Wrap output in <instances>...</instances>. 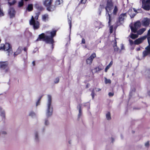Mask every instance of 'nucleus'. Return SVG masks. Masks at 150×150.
Wrapping results in <instances>:
<instances>
[{
  "instance_id": "nucleus-1",
  "label": "nucleus",
  "mask_w": 150,
  "mask_h": 150,
  "mask_svg": "<svg viewBox=\"0 0 150 150\" xmlns=\"http://www.w3.org/2000/svg\"><path fill=\"white\" fill-rule=\"evenodd\" d=\"M56 30L47 31L46 32V35L44 33H42L39 35L36 41L42 39L43 41H45L47 43L52 44L54 42L53 38L56 35Z\"/></svg>"
},
{
  "instance_id": "nucleus-2",
  "label": "nucleus",
  "mask_w": 150,
  "mask_h": 150,
  "mask_svg": "<svg viewBox=\"0 0 150 150\" xmlns=\"http://www.w3.org/2000/svg\"><path fill=\"white\" fill-rule=\"evenodd\" d=\"M47 97L48 100L47 103L46 114V116L48 117L52 115L53 108L51 105V96L50 95H48Z\"/></svg>"
},
{
  "instance_id": "nucleus-3",
  "label": "nucleus",
  "mask_w": 150,
  "mask_h": 150,
  "mask_svg": "<svg viewBox=\"0 0 150 150\" xmlns=\"http://www.w3.org/2000/svg\"><path fill=\"white\" fill-rule=\"evenodd\" d=\"M0 50H3L4 51H7L8 56H10L13 54L12 47L8 43H6L5 44H2L0 46Z\"/></svg>"
},
{
  "instance_id": "nucleus-4",
  "label": "nucleus",
  "mask_w": 150,
  "mask_h": 150,
  "mask_svg": "<svg viewBox=\"0 0 150 150\" xmlns=\"http://www.w3.org/2000/svg\"><path fill=\"white\" fill-rule=\"evenodd\" d=\"M38 16L39 15L38 14H36L34 18L33 16H32L31 19L30 21V24L33 26V28L35 29H37L39 27V23L37 21L38 19Z\"/></svg>"
},
{
  "instance_id": "nucleus-5",
  "label": "nucleus",
  "mask_w": 150,
  "mask_h": 150,
  "mask_svg": "<svg viewBox=\"0 0 150 150\" xmlns=\"http://www.w3.org/2000/svg\"><path fill=\"white\" fill-rule=\"evenodd\" d=\"M113 6L112 2L110 1H108L107 2V6L105 7L106 10V14L108 13V16L109 17L108 25H110V23L111 21V18L110 15L108 13V12L110 11L113 8Z\"/></svg>"
},
{
  "instance_id": "nucleus-6",
  "label": "nucleus",
  "mask_w": 150,
  "mask_h": 150,
  "mask_svg": "<svg viewBox=\"0 0 150 150\" xmlns=\"http://www.w3.org/2000/svg\"><path fill=\"white\" fill-rule=\"evenodd\" d=\"M52 0H46L44 3V5L46 7L47 10L49 11H54L55 8V6L51 5Z\"/></svg>"
},
{
  "instance_id": "nucleus-7",
  "label": "nucleus",
  "mask_w": 150,
  "mask_h": 150,
  "mask_svg": "<svg viewBox=\"0 0 150 150\" xmlns=\"http://www.w3.org/2000/svg\"><path fill=\"white\" fill-rule=\"evenodd\" d=\"M141 23L139 21H137L134 24V27L131 26L130 28L132 32L135 33L138 28H140L141 26Z\"/></svg>"
},
{
  "instance_id": "nucleus-8",
  "label": "nucleus",
  "mask_w": 150,
  "mask_h": 150,
  "mask_svg": "<svg viewBox=\"0 0 150 150\" xmlns=\"http://www.w3.org/2000/svg\"><path fill=\"white\" fill-rule=\"evenodd\" d=\"M96 57V54L95 53H93L86 60V63L89 65L92 64L93 59Z\"/></svg>"
},
{
  "instance_id": "nucleus-9",
  "label": "nucleus",
  "mask_w": 150,
  "mask_h": 150,
  "mask_svg": "<svg viewBox=\"0 0 150 150\" xmlns=\"http://www.w3.org/2000/svg\"><path fill=\"white\" fill-rule=\"evenodd\" d=\"M0 116L2 120H4L6 119L5 111L2 108L0 107Z\"/></svg>"
},
{
  "instance_id": "nucleus-10",
  "label": "nucleus",
  "mask_w": 150,
  "mask_h": 150,
  "mask_svg": "<svg viewBox=\"0 0 150 150\" xmlns=\"http://www.w3.org/2000/svg\"><path fill=\"white\" fill-rule=\"evenodd\" d=\"M142 24L145 26H148L150 23L149 19L146 18H144L142 21Z\"/></svg>"
},
{
  "instance_id": "nucleus-11",
  "label": "nucleus",
  "mask_w": 150,
  "mask_h": 150,
  "mask_svg": "<svg viewBox=\"0 0 150 150\" xmlns=\"http://www.w3.org/2000/svg\"><path fill=\"white\" fill-rule=\"evenodd\" d=\"M147 37L146 35H145L136 40L134 41V44L136 45H137L141 43Z\"/></svg>"
},
{
  "instance_id": "nucleus-12",
  "label": "nucleus",
  "mask_w": 150,
  "mask_h": 150,
  "mask_svg": "<svg viewBox=\"0 0 150 150\" xmlns=\"http://www.w3.org/2000/svg\"><path fill=\"white\" fill-rule=\"evenodd\" d=\"M34 141L36 143L39 142L40 141L39 133L37 131H35L34 133Z\"/></svg>"
},
{
  "instance_id": "nucleus-13",
  "label": "nucleus",
  "mask_w": 150,
  "mask_h": 150,
  "mask_svg": "<svg viewBox=\"0 0 150 150\" xmlns=\"http://www.w3.org/2000/svg\"><path fill=\"white\" fill-rule=\"evenodd\" d=\"M127 16L126 13L121 14L119 17V21L120 22L122 23L123 22L124 19L126 18Z\"/></svg>"
},
{
  "instance_id": "nucleus-14",
  "label": "nucleus",
  "mask_w": 150,
  "mask_h": 150,
  "mask_svg": "<svg viewBox=\"0 0 150 150\" xmlns=\"http://www.w3.org/2000/svg\"><path fill=\"white\" fill-rule=\"evenodd\" d=\"M15 12L13 8H10L8 11V14L11 18L14 16Z\"/></svg>"
},
{
  "instance_id": "nucleus-15",
  "label": "nucleus",
  "mask_w": 150,
  "mask_h": 150,
  "mask_svg": "<svg viewBox=\"0 0 150 150\" xmlns=\"http://www.w3.org/2000/svg\"><path fill=\"white\" fill-rule=\"evenodd\" d=\"M146 50H145L143 52V57H145L150 53V48L149 46H148L145 48Z\"/></svg>"
},
{
  "instance_id": "nucleus-16",
  "label": "nucleus",
  "mask_w": 150,
  "mask_h": 150,
  "mask_svg": "<svg viewBox=\"0 0 150 150\" xmlns=\"http://www.w3.org/2000/svg\"><path fill=\"white\" fill-rule=\"evenodd\" d=\"M22 50L23 48L22 47H19L16 51L14 53L13 55V57H15L18 54H20L21 53Z\"/></svg>"
},
{
  "instance_id": "nucleus-17",
  "label": "nucleus",
  "mask_w": 150,
  "mask_h": 150,
  "mask_svg": "<svg viewBox=\"0 0 150 150\" xmlns=\"http://www.w3.org/2000/svg\"><path fill=\"white\" fill-rule=\"evenodd\" d=\"M8 65V63L6 62H0V67L3 69L6 68Z\"/></svg>"
},
{
  "instance_id": "nucleus-18",
  "label": "nucleus",
  "mask_w": 150,
  "mask_h": 150,
  "mask_svg": "<svg viewBox=\"0 0 150 150\" xmlns=\"http://www.w3.org/2000/svg\"><path fill=\"white\" fill-rule=\"evenodd\" d=\"M81 104H79L77 106V108L79 110V113L78 115L79 118L82 115V111L81 110Z\"/></svg>"
},
{
  "instance_id": "nucleus-19",
  "label": "nucleus",
  "mask_w": 150,
  "mask_h": 150,
  "mask_svg": "<svg viewBox=\"0 0 150 150\" xmlns=\"http://www.w3.org/2000/svg\"><path fill=\"white\" fill-rule=\"evenodd\" d=\"M48 15L47 14H45L42 15V19L43 21H46L48 19Z\"/></svg>"
},
{
  "instance_id": "nucleus-20",
  "label": "nucleus",
  "mask_w": 150,
  "mask_h": 150,
  "mask_svg": "<svg viewBox=\"0 0 150 150\" xmlns=\"http://www.w3.org/2000/svg\"><path fill=\"white\" fill-rule=\"evenodd\" d=\"M146 30L145 28H142L139 30L137 32V34L138 35H140L142 34Z\"/></svg>"
},
{
  "instance_id": "nucleus-21",
  "label": "nucleus",
  "mask_w": 150,
  "mask_h": 150,
  "mask_svg": "<svg viewBox=\"0 0 150 150\" xmlns=\"http://www.w3.org/2000/svg\"><path fill=\"white\" fill-rule=\"evenodd\" d=\"M138 34H133L131 33L130 35L129 36L131 38L134 39L138 37Z\"/></svg>"
},
{
  "instance_id": "nucleus-22",
  "label": "nucleus",
  "mask_w": 150,
  "mask_h": 150,
  "mask_svg": "<svg viewBox=\"0 0 150 150\" xmlns=\"http://www.w3.org/2000/svg\"><path fill=\"white\" fill-rule=\"evenodd\" d=\"M103 67L100 68L99 67H96L94 69V70L95 71V72H98L101 70H103Z\"/></svg>"
},
{
  "instance_id": "nucleus-23",
  "label": "nucleus",
  "mask_w": 150,
  "mask_h": 150,
  "mask_svg": "<svg viewBox=\"0 0 150 150\" xmlns=\"http://www.w3.org/2000/svg\"><path fill=\"white\" fill-rule=\"evenodd\" d=\"M27 9L29 11H32L33 9V5L32 4H29L27 8Z\"/></svg>"
},
{
  "instance_id": "nucleus-24",
  "label": "nucleus",
  "mask_w": 150,
  "mask_h": 150,
  "mask_svg": "<svg viewBox=\"0 0 150 150\" xmlns=\"http://www.w3.org/2000/svg\"><path fill=\"white\" fill-rule=\"evenodd\" d=\"M115 45L113 46L114 48V51L116 52H119V48L117 47V42L116 40H115V42H114Z\"/></svg>"
},
{
  "instance_id": "nucleus-25",
  "label": "nucleus",
  "mask_w": 150,
  "mask_h": 150,
  "mask_svg": "<svg viewBox=\"0 0 150 150\" xmlns=\"http://www.w3.org/2000/svg\"><path fill=\"white\" fill-rule=\"evenodd\" d=\"M29 116L32 118H34L36 116V114L33 111H31L29 113Z\"/></svg>"
},
{
  "instance_id": "nucleus-26",
  "label": "nucleus",
  "mask_w": 150,
  "mask_h": 150,
  "mask_svg": "<svg viewBox=\"0 0 150 150\" xmlns=\"http://www.w3.org/2000/svg\"><path fill=\"white\" fill-rule=\"evenodd\" d=\"M106 117L107 120H110L111 119L110 114V112H108L106 115Z\"/></svg>"
},
{
  "instance_id": "nucleus-27",
  "label": "nucleus",
  "mask_w": 150,
  "mask_h": 150,
  "mask_svg": "<svg viewBox=\"0 0 150 150\" xmlns=\"http://www.w3.org/2000/svg\"><path fill=\"white\" fill-rule=\"evenodd\" d=\"M62 0H57L55 2V5L56 6L60 5L62 3Z\"/></svg>"
},
{
  "instance_id": "nucleus-28",
  "label": "nucleus",
  "mask_w": 150,
  "mask_h": 150,
  "mask_svg": "<svg viewBox=\"0 0 150 150\" xmlns=\"http://www.w3.org/2000/svg\"><path fill=\"white\" fill-rule=\"evenodd\" d=\"M112 62H111L107 66L105 69V72H107L108 70L109 69L110 67L112 65Z\"/></svg>"
},
{
  "instance_id": "nucleus-29",
  "label": "nucleus",
  "mask_w": 150,
  "mask_h": 150,
  "mask_svg": "<svg viewBox=\"0 0 150 150\" xmlns=\"http://www.w3.org/2000/svg\"><path fill=\"white\" fill-rule=\"evenodd\" d=\"M105 80V84L110 83H111V81L110 79H107L106 77L104 78Z\"/></svg>"
},
{
  "instance_id": "nucleus-30",
  "label": "nucleus",
  "mask_w": 150,
  "mask_h": 150,
  "mask_svg": "<svg viewBox=\"0 0 150 150\" xmlns=\"http://www.w3.org/2000/svg\"><path fill=\"white\" fill-rule=\"evenodd\" d=\"M118 11V8L116 6H115L113 11V13L114 14H116Z\"/></svg>"
},
{
  "instance_id": "nucleus-31",
  "label": "nucleus",
  "mask_w": 150,
  "mask_h": 150,
  "mask_svg": "<svg viewBox=\"0 0 150 150\" xmlns=\"http://www.w3.org/2000/svg\"><path fill=\"white\" fill-rule=\"evenodd\" d=\"M44 124L46 126H47L49 124V122L48 120L45 119L44 120Z\"/></svg>"
},
{
  "instance_id": "nucleus-32",
  "label": "nucleus",
  "mask_w": 150,
  "mask_h": 150,
  "mask_svg": "<svg viewBox=\"0 0 150 150\" xmlns=\"http://www.w3.org/2000/svg\"><path fill=\"white\" fill-rule=\"evenodd\" d=\"M91 95L92 96V99H93L94 98V96H95L94 90V89H93L92 91V92L91 94Z\"/></svg>"
},
{
  "instance_id": "nucleus-33",
  "label": "nucleus",
  "mask_w": 150,
  "mask_h": 150,
  "mask_svg": "<svg viewBox=\"0 0 150 150\" xmlns=\"http://www.w3.org/2000/svg\"><path fill=\"white\" fill-rule=\"evenodd\" d=\"M146 148H148L149 146V141H147L144 144Z\"/></svg>"
},
{
  "instance_id": "nucleus-34",
  "label": "nucleus",
  "mask_w": 150,
  "mask_h": 150,
  "mask_svg": "<svg viewBox=\"0 0 150 150\" xmlns=\"http://www.w3.org/2000/svg\"><path fill=\"white\" fill-rule=\"evenodd\" d=\"M42 98V96H41L38 99V101L37 102L36 104V106H37L40 105V100Z\"/></svg>"
},
{
  "instance_id": "nucleus-35",
  "label": "nucleus",
  "mask_w": 150,
  "mask_h": 150,
  "mask_svg": "<svg viewBox=\"0 0 150 150\" xmlns=\"http://www.w3.org/2000/svg\"><path fill=\"white\" fill-rule=\"evenodd\" d=\"M125 49V47L122 44L121 45V50L119 51V53H120L121 52V50Z\"/></svg>"
},
{
  "instance_id": "nucleus-36",
  "label": "nucleus",
  "mask_w": 150,
  "mask_h": 150,
  "mask_svg": "<svg viewBox=\"0 0 150 150\" xmlns=\"http://www.w3.org/2000/svg\"><path fill=\"white\" fill-rule=\"evenodd\" d=\"M16 1H15V0H13L12 1V3L8 2V3L9 5L10 6H11L12 5H13V4H14L16 3Z\"/></svg>"
},
{
  "instance_id": "nucleus-37",
  "label": "nucleus",
  "mask_w": 150,
  "mask_h": 150,
  "mask_svg": "<svg viewBox=\"0 0 150 150\" xmlns=\"http://www.w3.org/2000/svg\"><path fill=\"white\" fill-rule=\"evenodd\" d=\"M59 78L58 77H57L55 79L54 81V82L55 83H57L59 82Z\"/></svg>"
},
{
  "instance_id": "nucleus-38",
  "label": "nucleus",
  "mask_w": 150,
  "mask_h": 150,
  "mask_svg": "<svg viewBox=\"0 0 150 150\" xmlns=\"http://www.w3.org/2000/svg\"><path fill=\"white\" fill-rule=\"evenodd\" d=\"M68 22L70 26V28L71 29V20L70 19H68Z\"/></svg>"
},
{
  "instance_id": "nucleus-39",
  "label": "nucleus",
  "mask_w": 150,
  "mask_h": 150,
  "mask_svg": "<svg viewBox=\"0 0 150 150\" xmlns=\"http://www.w3.org/2000/svg\"><path fill=\"white\" fill-rule=\"evenodd\" d=\"M1 134L3 135H5L7 134V132L6 131H2L0 132Z\"/></svg>"
},
{
  "instance_id": "nucleus-40",
  "label": "nucleus",
  "mask_w": 150,
  "mask_h": 150,
  "mask_svg": "<svg viewBox=\"0 0 150 150\" xmlns=\"http://www.w3.org/2000/svg\"><path fill=\"white\" fill-rule=\"evenodd\" d=\"M113 26L112 25L110 27V33H112L113 32Z\"/></svg>"
},
{
  "instance_id": "nucleus-41",
  "label": "nucleus",
  "mask_w": 150,
  "mask_h": 150,
  "mask_svg": "<svg viewBox=\"0 0 150 150\" xmlns=\"http://www.w3.org/2000/svg\"><path fill=\"white\" fill-rule=\"evenodd\" d=\"M4 71L6 72L8 71L9 70V69L8 67V66L5 69H4Z\"/></svg>"
},
{
  "instance_id": "nucleus-42",
  "label": "nucleus",
  "mask_w": 150,
  "mask_h": 150,
  "mask_svg": "<svg viewBox=\"0 0 150 150\" xmlns=\"http://www.w3.org/2000/svg\"><path fill=\"white\" fill-rule=\"evenodd\" d=\"M108 95L110 97L114 95V93L111 92H109L108 93Z\"/></svg>"
},
{
  "instance_id": "nucleus-43",
  "label": "nucleus",
  "mask_w": 150,
  "mask_h": 150,
  "mask_svg": "<svg viewBox=\"0 0 150 150\" xmlns=\"http://www.w3.org/2000/svg\"><path fill=\"white\" fill-rule=\"evenodd\" d=\"M129 41L130 44L131 45H132L133 44V41L132 40H131V39H129Z\"/></svg>"
},
{
  "instance_id": "nucleus-44",
  "label": "nucleus",
  "mask_w": 150,
  "mask_h": 150,
  "mask_svg": "<svg viewBox=\"0 0 150 150\" xmlns=\"http://www.w3.org/2000/svg\"><path fill=\"white\" fill-rule=\"evenodd\" d=\"M81 43L82 44H85V40L84 38H82Z\"/></svg>"
},
{
  "instance_id": "nucleus-45",
  "label": "nucleus",
  "mask_w": 150,
  "mask_h": 150,
  "mask_svg": "<svg viewBox=\"0 0 150 150\" xmlns=\"http://www.w3.org/2000/svg\"><path fill=\"white\" fill-rule=\"evenodd\" d=\"M148 41L149 44V46H150V36L148 38Z\"/></svg>"
},
{
  "instance_id": "nucleus-46",
  "label": "nucleus",
  "mask_w": 150,
  "mask_h": 150,
  "mask_svg": "<svg viewBox=\"0 0 150 150\" xmlns=\"http://www.w3.org/2000/svg\"><path fill=\"white\" fill-rule=\"evenodd\" d=\"M87 0H81V3L82 4H85L86 1Z\"/></svg>"
},
{
  "instance_id": "nucleus-47",
  "label": "nucleus",
  "mask_w": 150,
  "mask_h": 150,
  "mask_svg": "<svg viewBox=\"0 0 150 150\" xmlns=\"http://www.w3.org/2000/svg\"><path fill=\"white\" fill-rule=\"evenodd\" d=\"M150 35V29L148 31L147 33V35Z\"/></svg>"
},
{
  "instance_id": "nucleus-48",
  "label": "nucleus",
  "mask_w": 150,
  "mask_h": 150,
  "mask_svg": "<svg viewBox=\"0 0 150 150\" xmlns=\"http://www.w3.org/2000/svg\"><path fill=\"white\" fill-rule=\"evenodd\" d=\"M96 91L97 92H98L100 91L101 90V89L99 88H96Z\"/></svg>"
},
{
  "instance_id": "nucleus-49",
  "label": "nucleus",
  "mask_w": 150,
  "mask_h": 150,
  "mask_svg": "<svg viewBox=\"0 0 150 150\" xmlns=\"http://www.w3.org/2000/svg\"><path fill=\"white\" fill-rule=\"evenodd\" d=\"M136 50L137 51H138L140 50V47H138L136 48Z\"/></svg>"
},
{
  "instance_id": "nucleus-50",
  "label": "nucleus",
  "mask_w": 150,
  "mask_h": 150,
  "mask_svg": "<svg viewBox=\"0 0 150 150\" xmlns=\"http://www.w3.org/2000/svg\"><path fill=\"white\" fill-rule=\"evenodd\" d=\"M32 64H33V66H35V62L34 61H33L32 62Z\"/></svg>"
},
{
  "instance_id": "nucleus-51",
  "label": "nucleus",
  "mask_w": 150,
  "mask_h": 150,
  "mask_svg": "<svg viewBox=\"0 0 150 150\" xmlns=\"http://www.w3.org/2000/svg\"><path fill=\"white\" fill-rule=\"evenodd\" d=\"M27 50V49L26 48H25V47L24 48V51H26Z\"/></svg>"
},
{
  "instance_id": "nucleus-52",
  "label": "nucleus",
  "mask_w": 150,
  "mask_h": 150,
  "mask_svg": "<svg viewBox=\"0 0 150 150\" xmlns=\"http://www.w3.org/2000/svg\"><path fill=\"white\" fill-rule=\"evenodd\" d=\"M136 15V14H133L132 15V16H131V17H133L135 16V15Z\"/></svg>"
},
{
  "instance_id": "nucleus-53",
  "label": "nucleus",
  "mask_w": 150,
  "mask_h": 150,
  "mask_svg": "<svg viewBox=\"0 0 150 150\" xmlns=\"http://www.w3.org/2000/svg\"><path fill=\"white\" fill-rule=\"evenodd\" d=\"M148 95L150 96V91H149L148 92Z\"/></svg>"
},
{
  "instance_id": "nucleus-54",
  "label": "nucleus",
  "mask_w": 150,
  "mask_h": 150,
  "mask_svg": "<svg viewBox=\"0 0 150 150\" xmlns=\"http://www.w3.org/2000/svg\"><path fill=\"white\" fill-rule=\"evenodd\" d=\"M112 142H113V141L114 140V139L113 138H112Z\"/></svg>"
},
{
  "instance_id": "nucleus-55",
  "label": "nucleus",
  "mask_w": 150,
  "mask_h": 150,
  "mask_svg": "<svg viewBox=\"0 0 150 150\" xmlns=\"http://www.w3.org/2000/svg\"><path fill=\"white\" fill-rule=\"evenodd\" d=\"M1 132H0V135H1Z\"/></svg>"
},
{
  "instance_id": "nucleus-56",
  "label": "nucleus",
  "mask_w": 150,
  "mask_h": 150,
  "mask_svg": "<svg viewBox=\"0 0 150 150\" xmlns=\"http://www.w3.org/2000/svg\"><path fill=\"white\" fill-rule=\"evenodd\" d=\"M134 11H135V9H134Z\"/></svg>"
},
{
  "instance_id": "nucleus-57",
  "label": "nucleus",
  "mask_w": 150,
  "mask_h": 150,
  "mask_svg": "<svg viewBox=\"0 0 150 150\" xmlns=\"http://www.w3.org/2000/svg\"><path fill=\"white\" fill-rule=\"evenodd\" d=\"M88 87V86L87 85L86 86V87Z\"/></svg>"
},
{
  "instance_id": "nucleus-58",
  "label": "nucleus",
  "mask_w": 150,
  "mask_h": 150,
  "mask_svg": "<svg viewBox=\"0 0 150 150\" xmlns=\"http://www.w3.org/2000/svg\"><path fill=\"white\" fill-rule=\"evenodd\" d=\"M149 47H150V46H149Z\"/></svg>"
},
{
  "instance_id": "nucleus-59",
  "label": "nucleus",
  "mask_w": 150,
  "mask_h": 150,
  "mask_svg": "<svg viewBox=\"0 0 150 150\" xmlns=\"http://www.w3.org/2000/svg\"><path fill=\"white\" fill-rule=\"evenodd\" d=\"M8 1H9V0H8Z\"/></svg>"
}]
</instances>
